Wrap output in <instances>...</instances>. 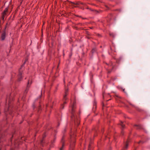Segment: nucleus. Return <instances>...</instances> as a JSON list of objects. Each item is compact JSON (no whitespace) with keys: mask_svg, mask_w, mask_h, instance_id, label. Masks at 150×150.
I'll use <instances>...</instances> for the list:
<instances>
[{"mask_svg":"<svg viewBox=\"0 0 150 150\" xmlns=\"http://www.w3.org/2000/svg\"><path fill=\"white\" fill-rule=\"evenodd\" d=\"M5 36H6V33L5 31H4L3 33H2L1 36V40H4L5 38Z\"/></svg>","mask_w":150,"mask_h":150,"instance_id":"0eeeda50","label":"nucleus"},{"mask_svg":"<svg viewBox=\"0 0 150 150\" xmlns=\"http://www.w3.org/2000/svg\"><path fill=\"white\" fill-rule=\"evenodd\" d=\"M134 127H136V128L137 129H140L141 130H144L143 128H142V127L139 125H135Z\"/></svg>","mask_w":150,"mask_h":150,"instance_id":"6e6552de","label":"nucleus"},{"mask_svg":"<svg viewBox=\"0 0 150 150\" xmlns=\"http://www.w3.org/2000/svg\"><path fill=\"white\" fill-rule=\"evenodd\" d=\"M108 73H110L111 72V71L109 70L108 69Z\"/></svg>","mask_w":150,"mask_h":150,"instance_id":"4be33fe9","label":"nucleus"},{"mask_svg":"<svg viewBox=\"0 0 150 150\" xmlns=\"http://www.w3.org/2000/svg\"><path fill=\"white\" fill-rule=\"evenodd\" d=\"M95 130L97 131V130L96 129H95Z\"/></svg>","mask_w":150,"mask_h":150,"instance_id":"c756f323","label":"nucleus"},{"mask_svg":"<svg viewBox=\"0 0 150 150\" xmlns=\"http://www.w3.org/2000/svg\"><path fill=\"white\" fill-rule=\"evenodd\" d=\"M39 109H40V107H39Z\"/></svg>","mask_w":150,"mask_h":150,"instance_id":"c85d7f7f","label":"nucleus"},{"mask_svg":"<svg viewBox=\"0 0 150 150\" xmlns=\"http://www.w3.org/2000/svg\"><path fill=\"white\" fill-rule=\"evenodd\" d=\"M110 36H112V37H114V34L113 33H110Z\"/></svg>","mask_w":150,"mask_h":150,"instance_id":"6ab92c4d","label":"nucleus"},{"mask_svg":"<svg viewBox=\"0 0 150 150\" xmlns=\"http://www.w3.org/2000/svg\"><path fill=\"white\" fill-rule=\"evenodd\" d=\"M74 146V145H73L72 146H71V144L69 150H73V147Z\"/></svg>","mask_w":150,"mask_h":150,"instance_id":"ddd939ff","label":"nucleus"},{"mask_svg":"<svg viewBox=\"0 0 150 150\" xmlns=\"http://www.w3.org/2000/svg\"><path fill=\"white\" fill-rule=\"evenodd\" d=\"M44 142V138L40 142V144L42 146H43V143Z\"/></svg>","mask_w":150,"mask_h":150,"instance_id":"dca6fc26","label":"nucleus"},{"mask_svg":"<svg viewBox=\"0 0 150 150\" xmlns=\"http://www.w3.org/2000/svg\"><path fill=\"white\" fill-rule=\"evenodd\" d=\"M64 137H63L62 138V140H61V142H62V147L60 148V150H63V147L64 146Z\"/></svg>","mask_w":150,"mask_h":150,"instance_id":"1a4fd4ad","label":"nucleus"},{"mask_svg":"<svg viewBox=\"0 0 150 150\" xmlns=\"http://www.w3.org/2000/svg\"><path fill=\"white\" fill-rule=\"evenodd\" d=\"M64 106L63 104H62L61 105L60 109H63L64 108Z\"/></svg>","mask_w":150,"mask_h":150,"instance_id":"a211bd4d","label":"nucleus"},{"mask_svg":"<svg viewBox=\"0 0 150 150\" xmlns=\"http://www.w3.org/2000/svg\"><path fill=\"white\" fill-rule=\"evenodd\" d=\"M8 10V9L7 8H6L2 14V18L3 20H4L5 16L7 15L6 13L7 12Z\"/></svg>","mask_w":150,"mask_h":150,"instance_id":"20e7f679","label":"nucleus"},{"mask_svg":"<svg viewBox=\"0 0 150 150\" xmlns=\"http://www.w3.org/2000/svg\"><path fill=\"white\" fill-rule=\"evenodd\" d=\"M115 98L116 99H117V98H121L119 96H117V95H116L115 96Z\"/></svg>","mask_w":150,"mask_h":150,"instance_id":"f3484780","label":"nucleus"},{"mask_svg":"<svg viewBox=\"0 0 150 150\" xmlns=\"http://www.w3.org/2000/svg\"><path fill=\"white\" fill-rule=\"evenodd\" d=\"M110 66H112V63L111 62L110 64Z\"/></svg>","mask_w":150,"mask_h":150,"instance_id":"b1692460","label":"nucleus"},{"mask_svg":"<svg viewBox=\"0 0 150 150\" xmlns=\"http://www.w3.org/2000/svg\"><path fill=\"white\" fill-rule=\"evenodd\" d=\"M35 105H33V107L34 108V107H35Z\"/></svg>","mask_w":150,"mask_h":150,"instance_id":"a878e982","label":"nucleus"},{"mask_svg":"<svg viewBox=\"0 0 150 150\" xmlns=\"http://www.w3.org/2000/svg\"><path fill=\"white\" fill-rule=\"evenodd\" d=\"M18 142V140H16L15 141L14 144L16 146L17 145L19 144V143L18 144H17V142Z\"/></svg>","mask_w":150,"mask_h":150,"instance_id":"2eb2a0df","label":"nucleus"},{"mask_svg":"<svg viewBox=\"0 0 150 150\" xmlns=\"http://www.w3.org/2000/svg\"><path fill=\"white\" fill-rule=\"evenodd\" d=\"M11 150H14L13 149H11Z\"/></svg>","mask_w":150,"mask_h":150,"instance_id":"bb28decb","label":"nucleus"},{"mask_svg":"<svg viewBox=\"0 0 150 150\" xmlns=\"http://www.w3.org/2000/svg\"><path fill=\"white\" fill-rule=\"evenodd\" d=\"M26 60L25 61V62H24V64H23V65H22V66H21V68H22L23 67V66H24V64H25V62H26Z\"/></svg>","mask_w":150,"mask_h":150,"instance_id":"412c9836","label":"nucleus"},{"mask_svg":"<svg viewBox=\"0 0 150 150\" xmlns=\"http://www.w3.org/2000/svg\"><path fill=\"white\" fill-rule=\"evenodd\" d=\"M121 127V128H123L124 126V125L123 124L122 122L121 121L119 123Z\"/></svg>","mask_w":150,"mask_h":150,"instance_id":"f8f14e48","label":"nucleus"},{"mask_svg":"<svg viewBox=\"0 0 150 150\" xmlns=\"http://www.w3.org/2000/svg\"><path fill=\"white\" fill-rule=\"evenodd\" d=\"M0 150H1V149L0 148Z\"/></svg>","mask_w":150,"mask_h":150,"instance_id":"473e14b6","label":"nucleus"},{"mask_svg":"<svg viewBox=\"0 0 150 150\" xmlns=\"http://www.w3.org/2000/svg\"><path fill=\"white\" fill-rule=\"evenodd\" d=\"M80 4H83L82 3H79V2H76V3H75L72 2H70L69 3V5L70 6H72L74 7H78L77 6H75L74 5H79Z\"/></svg>","mask_w":150,"mask_h":150,"instance_id":"f03ea898","label":"nucleus"},{"mask_svg":"<svg viewBox=\"0 0 150 150\" xmlns=\"http://www.w3.org/2000/svg\"><path fill=\"white\" fill-rule=\"evenodd\" d=\"M103 97H104V95H103Z\"/></svg>","mask_w":150,"mask_h":150,"instance_id":"2f4dec72","label":"nucleus"},{"mask_svg":"<svg viewBox=\"0 0 150 150\" xmlns=\"http://www.w3.org/2000/svg\"><path fill=\"white\" fill-rule=\"evenodd\" d=\"M96 50V49H93L92 50V53H93L94 51H95Z\"/></svg>","mask_w":150,"mask_h":150,"instance_id":"aec40b11","label":"nucleus"},{"mask_svg":"<svg viewBox=\"0 0 150 150\" xmlns=\"http://www.w3.org/2000/svg\"><path fill=\"white\" fill-rule=\"evenodd\" d=\"M66 103H67V102L66 101H64V104H63L64 105V104H66Z\"/></svg>","mask_w":150,"mask_h":150,"instance_id":"393cba45","label":"nucleus"},{"mask_svg":"<svg viewBox=\"0 0 150 150\" xmlns=\"http://www.w3.org/2000/svg\"><path fill=\"white\" fill-rule=\"evenodd\" d=\"M30 83V84L31 83V81L29 80L28 82V85L27 86V88H26V89L25 90V93H27V91L28 90V87H29V84Z\"/></svg>","mask_w":150,"mask_h":150,"instance_id":"9d476101","label":"nucleus"},{"mask_svg":"<svg viewBox=\"0 0 150 150\" xmlns=\"http://www.w3.org/2000/svg\"><path fill=\"white\" fill-rule=\"evenodd\" d=\"M96 103L95 102L94 103L93 106V112H94L95 111V110L96 108Z\"/></svg>","mask_w":150,"mask_h":150,"instance_id":"9b49d317","label":"nucleus"},{"mask_svg":"<svg viewBox=\"0 0 150 150\" xmlns=\"http://www.w3.org/2000/svg\"><path fill=\"white\" fill-rule=\"evenodd\" d=\"M67 91H67L65 90V93L66 95L64 97V100H66L67 99V98H66V96L67 95V92H66Z\"/></svg>","mask_w":150,"mask_h":150,"instance_id":"4468645a","label":"nucleus"},{"mask_svg":"<svg viewBox=\"0 0 150 150\" xmlns=\"http://www.w3.org/2000/svg\"><path fill=\"white\" fill-rule=\"evenodd\" d=\"M21 68H20L19 70V74L18 75V81H20L21 80V79L22 78V77L21 76L22 75V71L21 70Z\"/></svg>","mask_w":150,"mask_h":150,"instance_id":"7ed1b4c3","label":"nucleus"},{"mask_svg":"<svg viewBox=\"0 0 150 150\" xmlns=\"http://www.w3.org/2000/svg\"><path fill=\"white\" fill-rule=\"evenodd\" d=\"M57 124H57V127H58L59 126V122H58L57 123Z\"/></svg>","mask_w":150,"mask_h":150,"instance_id":"5701e85b","label":"nucleus"},{"mask_svg":"<svg viewBox=\"0 0 150 150\" xmlns=\"http://www.w3.org/2000/svg\"><path fill=\"white\" fill-rule=\"evenodd\" d=\"M123 90L124 92H125V89H123Z\"/></svg>","mask_w":150,"mask_h":150,"instance_id":"cd10ccee","label":"nucleus"},{"mask_svg":"<svg viewBox=\"0 0 150 150\" xmlns=\"http://www.w3.org/2000/svg\"><path fill=\"white\" fill-rule=\"evenodd\" d=\"M128 141H127L125 144V146L122 150H126L128 146Z\"/></svg>","mask_w":150,"mask_h":150,"instance_id":"423d86ee","label":"nucleus"},{"mask_svg":"<svg viewBox=\"0 0 150 150\" xmlns=\"http://www.w3.org/2000/svg\"><path fill=\"white\" fill-rule=\"evenodd\" d=\"M10 95H8L7 96V100H8V110H9V108H10L9 107L10 106V105H9V103H10V100L11 99V97H10Z\"/></svg>","mask_w":150,"mask_h":150,"instance_id":"39448f33","label":"nucleus"},{"mask_svg":"<svg viewBox=\"0 0 150 150\" xmlns=\"http://www.w3.org/2000/svg\"><path fill=\"white\" fill-rule=\"evenodd\" d=\"M76 102L75 101H71L69 106V111L71 114L72 120L74 122L75 124L78 125L79 124V120L76 111Z\"/></svg>","mask_w":150,"mask_h":150,"instance_id":"f257e3e1","label":"nucleus"},{"mask_svg":"<svg viewBox=\"0 0 150 150\" xmlns=\"http://www.w3.org/2000/svg\"><path fill=\"white\" fill-rule=\"evenodd\" d=\"M51 147H52V145H51Z\"/></svg>","mask_w":150,"mask_h":150,"instance_id":"7c9ffc66","label":"nucleus"}]
</instances>
